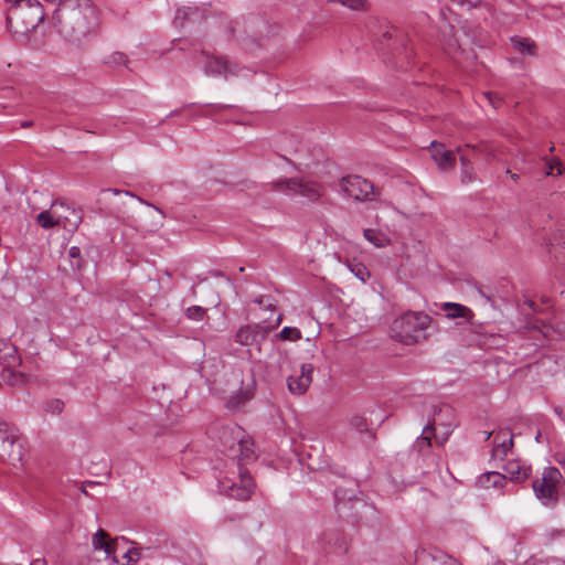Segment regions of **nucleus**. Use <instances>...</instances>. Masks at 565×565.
I'll return each mask as SVG.
<instances>
[{
    "instance_id": "f257e3e1",
    "label": "nucleus",
    "mask_w": 565,
    "mask_h": 565,
    "mask_svg": "<svg viewBox=\"0 0 565 565\" xmlns=\"http://www.w3.org/2000/svg\"><path fill=\"white\" fill-rule=\"evenodd\" d=\"M221 441L225 448H228V457L238 459V481L227 477L218 480L220 491L231 498L246 500L254 490V481L248 471L241 468V462H248L255 459L254 443L245 438L244 431L239 427H227L224 429Z\"/></svg>"
},
{
    "instance_id": "f03ea898",
    "label": "nucleus",
    "mask_w": 565,
    "mask_h": 565,
    "mask_svg": "<svg viewBox=\"0 0 565 565\" xmlns=\"http://www.w3.org/2000/svg\"><path fill=\"white\" fill-rule=\"evenodd\" d=\"M99 30V13L90 0H83L67 13L63 25L65 38L83 44L94 38Z\"/></svg>"
},
{
    "instance_id": "7ed1b4c3",
    "label": "nucleus",
    "mask_w": 565,
    "mask_h": 565,
    "mask_svg": "<svg viewBox=\"0 0 565 565\" xmlns=\"http://www.w3.org/2000/svg\"><path fill=\"white\" fill-rule=\"evenodd\" d=\"M44 19V10L40 2L22 0L11 3L7 13L9 29L19 35H28L34 31Z\"/></svg>"
},
{
    "instance_id": "20e7f679",
    "label": "nucleus",
    "mask_w": 565,
    "mask_h": 565,
    "mask_svg": "<svg viewBox=\"0 0 565 565\" xmlns=\"http://www.w3.org/2000/svg\"><path fill=\"white\" fill-rule=\"evenodd\" d=\"M430 322L431 318L424 312H406L393 321L391 330L397 341L409 345L426 339Z\"/></svg>"
},
{
    "instance_id": "39448f33",
    "label": "nucleus",
    "mask_w": 565,
    "mask_h": 565,
    "mask_svg": "<svg viewBox=\"0 0 565 565\" xmlns=\"http://www.w3.org/2000/svg\"><path fill=\"white\" fill-rule=\"evenodd\" d=\"M563 475L555 467H546L542 476L533 481L536 499L545 507H554L559 498V484Z\"/></svg>"
},
{
    "instance_id": "423d86ee",
    "label": "nucleus",
    "mask_w": 565,
    "mask_h": 565,
    "mask_svg": "<svg viewBox=\"0 0 565 565\" xmlns=\"http://www.w3.org/2000/svg\"><path fill=\"white\" fill-rule=\"evenodd\" d=\"M271 189L288 195H301L310 201H317L323 193L319 183L305 178L281 179L273 182Z\"/></svg>"
},
{
    "instance_id": "0eeeda50",
    "label": "nucleus",
    "mask_w": 565,
    "mask_h": 565,
    "mask_svg": "<svg viewBox=\"0 0 565 565\" xmlns=\"http://www.w3.org/2000/svg\"><path fill=\"white\" fill-rule=\"evenodd\" d=\"M23 456V446L18 440L15 431L7 423L0 420V459L17 467L21 465Z\"/></svg>"
},
{
    "instance_id": "6e6552de",
    "label": "nucleus",
    "mask_w": 565,
    "mask_h": 565,
    "mask_svg": "<svg viewBox=\"0 0 565 565\" xmlns=\"http://www.w3.org/2000/svg\"><path fill=\"white\" fill-rule=\"evenodd\" d=\"M341 191L349 198L356 201L371 200L374 195V186L366 179L360 175H348L340 180Z\"/></svg>"
},
{
    "instance_id": "1a4fd4ad",
    "label": "nucleus",
    "mask_w": 565,
    "mask_h": 565,
    "mask_svg": "<svg viewBox=\"0 0 565 565\" xmlns=\"http://www.w3.org/2000/svg\"><path fill=\"white\" fill-rule=\"evenodd\" d=\"M281 321L282 316L278 315L274 323L269 326L255 323L241 327L235 334V341L242 345L258 343L264 340L273 329L277 328Z\"/></svg>"
},
{
    "instance_id": "9d476101",
    "label": "nucleus",
    "mask_w": 565,
    "mask_h": 565,
    "mask_svg": "<svg viewBox=\"0 0 565 565\" xmlns=\"http://www.w3.org/2000/svg\"><path fill=\"white\" fill-rule=\"evenodd\" d=\"M128 545L129 542L124 537L114 540V548L110 557L111 564L131 565L139 559L140 553L136 547H129Z\"/></svg>"
},
{
    "instance_id": "9b49d317",
    "label": "nucleus",
    "mask_w": 565,
    "mask_h": 565,
    "mask_svg": "<svg viewBox=\"0 0 565 565\" xmlns=\"http://www.w3.org/2000/svg\"><path fill=\"white\" fill-rule=\"evenodd\" d=\"M407 42V38L394 28L383 31L380 39L382 50L387 49L393 52H396L398 55H402V53H404L405 58L409 57Z\"/></svg>"
},
{
    "instance_id": "f8f14e48",
    "label": "nucleus",
    "mask_w": 565,
    "mask_h": 565,
    "mask_svg": "<svg viewBox=\"0 0 565 565\" xmlns=\"http://www.w3.org/2000/svg\"><path fill=\"white\" fill-rule=\"evenodd\" d=\"M313 370L315 367L310 363L301 364L299 373L296 372L287 380L289 392L295 395L305 394L312 382Z\"/></svg>"
},
{
    "instance_id": "ddd939ff",
    "label": "nucleus",
    "mask_w": 565,
    "mask_h": 565,
    "mask_svg": "<svg viewBox=\"0 0 565 565\" xmlns=\"http://www.w3.org/2000/svg\"><path fill=\"white\" fill-rule=\"evenodd\" d=\"M513 435L508 429H501L494 435L492 460L503 461L513 454Z\"/></svg>"
},
{
    "instance_id": "4468645a",
    "label": "nucleus",
    "mask_w": 565,
    "mask_h": 565,
    "mask_svg": "<svg viewBox=\"0 0 565 565\" xmlns=\"http://www.w3.org/2000/svg\"><path fill=\"white\" fill-rule=\"evenodd\" d=\"M58 209L57 214L58 225L63 226L70 233H74L79 224L82 223L83 215L82 212L75 207H71L63 202H57Z\"/></svg>"
},
{
    "instance_id": "2eb2a0df",
    "label": "nucleus",
    "mask_w": 565,
    "mask_h": 565,
    "mask_svg": "<svg viewBox=\"0 0 565 565\" xmlns=\"http://www.w3.org/2000/svg\"><path fill=\"white\" fill-rule=\"evenodd\" d=\"M430 156L440 170L447 171L455 167L456 156L445 148L443 143H430Z\"/></svg>"
},
{
    "instance_id": "dca6fc26",
    "label": "nucleus",
    "mask_w": 565,
    "mask_h": 565,
    "mask_svg": "<svg viewBox=\"0 0 565 565\" xmlns=\"http://www.w3.org/2000/svg\"><path fill=\"white\" fill-rule=\"evenodd\" d=\"M503 470L505 476L515 482L524 481L531 475V467L520 459L508 460L503 466Z\"/></svg>"
},
{
    "instance_id": "f3484780",
    "label": "nucleus",
    "mask_w": 565,
    "mask_h": 565,
    "mask_svg": "<svg viewBox=\"0 0 565 565\" xmlns=\"http://www.w3.org/2000/svg\"><path fill=\"white\" fill-rule=\"evenodd\" d=\"M441 310L447 319H462L466 322H470L475 317L470 308L457 302H444Z\"/></svg>"
},
{
    "instance_id": "a211bd4d",
    "label": "nucleus",
    "mask_w": 565,
    "mask_h": 565,
    "mask_svg": "<svg viewBox=\"0 0 565 565\" xmlns=\"http://www.w3.org/2000/svg\"><path fill=\"white\" fill-rule=\"evenodd\" d=\"M0 363L8 370L20 365V356L17 354L15 347L8 341L0 342Z\"/></svg>"
},
{
    "instance_id": "6ab92c4d",
    "label": "nucleus",
    "mask_w": 565,
    "mask_h": 565,
    "mask_svg": "<svg viewBox=\"0 0 565 565\" xmlns=\"http://www.w3.org/2000/svg\"><path fill=\"white\" fill-rule=\"evenodd\" d=\"M199 64L198 66H203L205 71H227L228 70V61L221 56L210 55L205 52H201L198 55Z\"/></svg>"
},
{
    "instance_id": "aec40b11",
    "label": "nucleus",
    "mask_w": 565,
    "mask_h": 565,
    "mask_svg": "<svg viewBox=\"0 0 565 565\" xmlns=\"http://www.w3.org/2000/svg\"><path fill=\"white\" fill-rule=\"evenodd\" d=\"M92 545L95 551H103L105 553V558L110 561L114 540H111L104 530L99 529L94 533L92 537Z\"/></svg>"
},
{
    "instance_id": "412c9836",
    "label": "nucleus",
    "mask_w": 565,
    "mask_h": 565,
    "mask_svg": "<svg viewBox=\"0 0 565 565\" xmlns=\"http://www.w3.org/2000/svg\"><path fill=\"white\" fill-rule=\"evenodd\" d=\"M510 42L512 49L521 55L533 56L536 54L535 42L530 38L514 35L510 39Z\"/></svg>"
},
{
    "instance_id": "4be33fe9",
    "label": "nucleus",
    "mask_w": 565,
    "mask_h": 565,
    "mask_svg": "<svg viewBox=\"0 0 565 565\" xmlns=\"http://www.w3.org/2000/svg\"><path fill=\"white\" fill-rule=\"evenodd\" d=\"M57 210H60L57 202H54L50 210L39 213L36 216L39 225L43 228H51L54 225H58L60 214H57Z\"/></svg>"
},
{
    "instance_id": "5701e85b",
    "label": "nucleus",
    "mask_w": 565,
    "mask_h": 565,
    "mask_svg": "<svg viewBox=\"0 0 565 565\" xmlns=\"http://www.w3.org/2000/svg\"><path fill=\"white\" fill-rule=\"evenodd\" d=\"M103 65L110 68L130 67L131 63L121 52H113L103 60Z\"/></svg>"
},
{
    "instance_id": "b1692460",
    "label": "nucleus",
    "mask_w": 565,
    "mask_h": 565,
    "mask_svg": "<svg viewBox=\"0 0 565 565\" xmlns=\"http://www.w3.org/2000/svg\"><path fill=\"white\" fill-rule=\"evenodd\" d=\"M364 237L367 242L379 248L385 247L391 243V239L386 234L373 228L364 230Z\"/></svg>"
},
{
    "instance_id": "393cba45",
    "label": "nucleus",
    "mask_w": 565,
    "mask_h": 565,
    "mask_svg": "<svg viewBox=\"0 0 565 565\" xmlns=\"http://www.w3.org/2000/svg\"><path fill=\"white\" fill-rule=\"evenodd\" d=\"M302 337L301 331L296 327H284L279 333L276 334V338L281 341H291L296 342L300 340Z\"/></svg>"
},
{
    "instance_id": "a878e982",
    "label": "nucleus",
    "mask_w": 565,
    "mask_h": 565,
    "mask_svg": "<svg viewBox=\"0 0 565 565\" xmlns=\"http://www.w3.org/2000/svg\"><path fill=\"white\" fill-rule=\"evenodd\" d=\"M461 162V182L470 183L475 180L473 167L465 154L460 156Z\"/></svg>"
},
{
    "instance_id": "bb28decb",
    "label": "nucleus",
    "mask_w": 565,
    "mask_h": 565,
    "mask_svg": "<svg viewBox=\"0 0 565 565\" xmlns=\"http://www.w3.org/2000/svg\"><path fill=\"white\" fill-rule=\"evenodd\" d=\"M349 269L351 273L359 278L362 282H366V280L370 278L371 274L365 265L361 263H350L348 264Z\"/></svg>"
},
{
    "instance_id": "cd10ccee",
    "label": "nucleus",
    "mask_w": 565,
    "mask_h": 565,
    "mask_svg": "<svg viewBox=\"0 0 565 565\" xmlns=\"http://www.w3.org/2000/svg\"><path fill=\"white\" fill-rule=\"evenodd\" d=\"M545 167L547 175H561L563 173L562 162L557 158L546 159Z\"/></svg>"
},
{
    "instance_id": "c85d7f7f",
    "label": "nucleus",
    "mask_w": 565,
    "mask_h": 565,
    "mask_svg": "<svg viewBox=\"0 0 565 565\" xmlns=\"http://www.w3.org/2000/svg\"><path fill=\"white\" fill-rule=\"evenodd\" d=\"M329 2H338L351 10L362 11L366 9V0H328Z\"/></svg>"
},
{
    "instance_id": "c756f323",
    "label": "nucleus",
    "mask_w": 565,
    "mask_h": 565,
    "mask_svg": "<svg viewBox=\"0 0 565 565\" xmlns=\"http://www.w3.org/2000/svg\"><path fill=\"white\" fill-rule=\"evenodd\" d=\"M484 478L494 488H500V487H502L505 483V480H507L508 477L505 476V473L502 475V473L497 472V471H491V472H487L484 475Z\"/></svg>"
},
{
    "instance_id": "7c9ffc66",
    "label": "nucleus",
    "mask_w": 565,
    "mask_h": 565,
    "mask_svg": "<svg viewBox=\"0 0 565 565\" xmlns=\"http://www.w3.org/2000/svg\"><path fill=\"white\" fill-rule=\"evenodd\" d=\"M44 409L46 413L58 415L64 409V403L61 399H51L45 403Z\"/></svg>"
},
{
    "instance_id": "2f4dec72",
    "label": "nucleus",
    "mask_w": 565,
    "mask_h": 565,
    "mask_svg": "<svg viewBox=\"0 0 565 565\" xmlns=\"http://www.w3.org/2000/svg\"><path fill=\"white\" fill-rule=\"evenodd\" d=\"M185 316L195 321H200L205 317V309L200 306H191L185 310Z\"/></svg>"
},
{
    "instance_id": "473e14b6",
    "label": "nucleus",
    "mask_w": 565,
    "mask_h": 565,
    "mask_svg": "<svg viewBox=\"0 0 565 565\" xmlns=\"http://www.w3.org/2000/svg\"><path fill=\"white\" fill-rule=\"evenodd\" d=\"M349 424L353 429H355L358 431H364V430H366V427H367V423H366L365 418L362 416H358V415L351 417Z\"/></svg>"
},
{
    "instance_id": "72a5a7b5",
    "label": "nucleus",
    "mask_w": 565,
    "mask_h": 565,
    "mask_svg": "<svg viewBox=\"0 0 565 565\" xmlns=\"http://www.w3.org/2000/svg\"><path fill=\"white\" fill-rule=\"evenodd\" d=\"M436 423H437V420L434 419V425ZM431 430H433V424H428L424 429V435L417 440V444L419 447H423V446L429 447L430 446Z\"/></svg>"
},
{
    "instance_id": "f704fd0d",
    "label": "nucleus",
    "mask_w": 565,
    "mask_h": 565,
    "mask_svg": "<svg viewBox=\"0 0 565 565\" xmlns=\"http://www.w3.org/2000/svg\"><path fill=\"white\" fill-rule=\"evenodd\" d=\"M444 47L449 53H452V52L459 50L461 47V44H460L458 38L456 36V34H452L451 39L444 40Z\"/></svg>"
},
{
    "instance_id": "c9c22d12",
    "label": "nucleus",
    "mask_w": 565,
    "mask_h": 565,
    "mask_svg": "<svg viewBox=\"0 0 565 565\" xmlns=\"http://www.w3.org/2000/svg\"><path fill=\"white\" fill-rule=\"evenodd\" d=\"M455 4H458L462 8H466V9H472V8H476L479 3H480V0H451Z\"/></svg>"
},
{
    "instance_id": "e433bc0d",
    "label": "nucleus",
    "mask_w": 565,
    "mask_h": 565,
    "mask_svg": "<svg viewBox=\"0 0 565 565\" xmlns=\"http://www.w3.org/2000/svg\"><path fill=\"white\" fill-rule=\"evenodd\" d=\"M256 302L264 309L275 310V306L268 298H259L256 300Z\"/></svg>"
},
{
    "instance_id": "4c0bfd02",
    "label": "nucleus",
    "mask_w": 565,
    "mask_h": 565,
    "mask_svg": "<svg viewBox=\"0 0 565 565\" xmlns=\"http://www.w3.org/2000/svg\"><path fill=\"white\" fill-rule=\"evenodd\" d=\"M68 254H70V256H71V257H73V258L78 257V256H79V254H81V249H79V247H77V246H72V247L70 248V250H68Z\"/></svg>"
},
{
    "instance_id": "58836bf2",
    "label": "nucleus",
    "mask_w": 565,
    "mask_h": 565,
    "mask_svg": "<svg viewBox=\"0 0 565 565\" xmlns=\"http://www.w3.org/2000/svg\"><path fill=\"white\" fill-rule=\"evenodd\" d=\"M554 412H555V414H556L561 419H563V420L565 422V413H564V411H563V408H562V407H559V406L554 407Z\"/></svg>"
},
{
    "instance_id": "ea45409f",
    "label": "nucleus",
    "mask_w": 565,
    "mask_h": 565,
    "mask_svg": "<svg viewBox=\"0 0 565 565\" xmlns=\"http://www.w3.org/2000/svg\"><path fill=\"white\" fill-rule=\"evenodd\" d=\"M30 565H46L44 559L36 558L30 563Z\"/></svg>"
},
{
    "instance_id": "a19ab883",
    "label": "nucleus",
    "mask_w": 565,
    "mask_h": 565,
    "mask_svg": "<svg viewBox=\"0 0 565 565\" xmlns=\"http://www.w3.org/2000/svg\"><path fill=\"white\" fill-rule=\"evenodd\" d=\"M486 97L488 98V100H489L491 104H494V103H493V99H492V94H491V93H487V94H486Z\"/></svg>"
},
{
    "instance_id": "79ce46f5",
    "label": "nucleus",
    "mask_w": 565,
    "mask_h": 565,
    "mask_svg": "<svg viewBox=\"0 0 565 565\" xmlns=\"http://www.w3.org/2000/svg\"><path fill=\"white\" fill-rule=\"evenodd\" d=\"M31 125H32V121H23V122L21 124V126H22L23 128L30 127Z\"/></svg>"
},
{
    "instance_id": "37998d69",
    "label": "nucleus",
    "mask_w": 565,
    "mask_h": 565,
    "mask_svg": "<svg viewBox=\"0 0 565 565\" xmlns=\"http://www.w3.org/2000/svg\"><path fill=\"white\" fill-rule=\"evenodd\" d=\"M444 411L448 414V415H451L452 414V409L449 407V406H446L444 408Z\"/></svg>"
},
{
    "instance_id": "c03bdc74",
    "label": "nucleus",
    "mask_w": 565,
    "mask_h": 565,
    "mask_svg": "<svg viewBox=\"0 0 565 565\" xmlns=\"http://www.w3.org/2000/svg\"><path fill=\"white\" fill-rule=\"evenodd\" d=\"M228 405H230L231 407H236V406H237L236 404H234V398H232V399H230V401H228Z\"/></svg>"
},
{
    "instance_id": "a18cd8bd",
    "label": "nucleus",
    "mask_w": 565,
    "mask_h": 565,
    "mask_svg": "<svg viewBox=\"0 0 565 565\" xmlns=\"http://www.w3.org/2000/svg\"><path fill=\"white\" fill-rule=\"evenodd\" d=\"M6 1L9 2V3L22 2V0H6Z\"/></svg>"
},
{
    "instance_id": "49530a36",
    "label": "nucleus",
    "mask_w": 565,
    "mask_h": 565,
    "mask_svg": "<svg viewBox=\"0 0 565 565\" xmlns=\"http://www.w3.org/2000/svg\"><path fill=\"white\" fill-rule=\"evenodd\" d=\"M512 179L516 180V179H518V175H516V174H513V175H512Z\"/></svg>"
}]
</instances>
